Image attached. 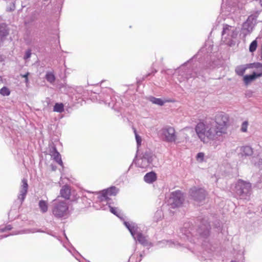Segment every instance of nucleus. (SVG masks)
Here are the masks:
<instances>
[{
  "label": "nucleus",
  "instance_id": "24",
  "mask_svg": "<svg viewBox=\"0 0 262 262\" xmlns=\"http://www.w3.org/2000/svg\"><path fill=\"white\" fill-rule=\"evenodd\" d=\"M54 159L56 161L57 163H58L61 166L62 165V161L59 152H56L54 156Z\"/></svg>",
  "mask_w": 262,
  "mask_h": 262
},
{
  "label": "nucleus",
  "instance_id": "10",
  "mask_svg": "<svg viewBox=\"0 0 262 262\" xmlns=\"http://www.w3.org/2000/svg\"><path fill=\"white\" fill-rule=\"evenodd\" d=\"M144 180L148 183H152L157 180L156 173L152 171L148 172L144 176Z\"/></svg>",
  "mask_w": 262,
  "mask_h": 262
},
{
  "label": "nucleus",
  "instance_id": "1",
  "mask_svg": "<svg viewBox=\"0 0 262 262\" xmlns=\"http://www.w3.org/2000/svg\"><path fill=\"white\" fill-rule=\"evenodd\" d=\"M194 129L198 138L204 144L220 137L212 121H200L195 126Z\"/></svg>",
  "mask_w": 262,
  "mask_h": 262
},
{
  "label": "nucleus",
  "instance_id": "14",
  "mask_svg": "<svg viewBox=\"0 0 262 262\" xmlns=\"http://www.w3.org/2000/svg\"><path fill=\"white\" fill-rule=\"evenodd\" d=\"M137 238L138 241L143 245H147L148 244V240L147 237L144 236L141 233H138L137 235Z\"/></svg>",
  "mask_w": 262,
  "mask_h": 262
},
{
  "label": "nucleus",
  "instance_id": "3",
  "mask_svg": "<svg viewBox=\"0 0 262 262\" xmlns=\"http://www.w3.org/2000/svg\"><path fill=\"white\" fill-rule=\"evenodd\" d=\"M162 136L164 141L169 143H175L177 140V132L175 128L171 126H167L161 130Z\"/></svg>",
  "mask_w": 262,
  "mask_h": 262
},
{
  "label": "nucleus",
  "instance_id": "16",
  "mask_svg": "<svg viewBox=\"0 0 262 262\" xmlns=\"http://www.w3.org/2000/svg\"><path fill=\"white\" fill-rule=\"evenodd\" d=\"M22 183H23V185L21 186L20 192L21 193V195L24 197L25 195H26V194L27 192V191H28V185L27 183V180L26 179H23Z\"/></svg>",
  "mask_w": 262,
  "mask_h": 262
},
{
  "label": "nucleus",
  "instance_id": "32",
  "mask_svg": "<svg viewBox=\"0 0 262 262\" xmlns=\"http://www.w3.org/2000/svg\"><path fill=\"white\" fill-rule=\"evenodd\" d=\"M125 225H126V227H127L128 228H129V226L127 225V223H125Z\"/></svg>",
  "mask_w": 262,
  "mask_h": 262
},
{
  "label": "nucleus",
  "instance_id": "2",
  "mask_svg": "<svg viewBox=\"0 0 262 262\" xmlns=\"http://www.w3.org/2000/svg\"><path fill=\"white\" fill-rule=\"evenodd\" d=\"M213 124L214 129L220 137L226 134L229 126L228 115L223 112L217 114L214 117Z\"/></svg>",
  "mask_w": 262,
  "mask_h": 262
},
{
  "label": "nucleus",
  "instance_id": "7",
  "mask_svg": "<svg viewBox=\"0 0 262 262\" xmlns=\"http://www.w3.org/2000/svg\"><path fill=\"white\" fill-rule=\"evenodd\" d=\"M119 189L115 186L111 187L101 191V195L105 199H108L110 196H115L118 192Z\"/></svg>",
  "mask_w": 262,
  "mask_h": 262
},
{
  "label": "nucleus",
  "instance_id": "12",
  "mask_svg": "<svg viewBox=\"0 0 262 262\" xmlns=\"http://www.w3.org/2000/svg\"><path fill=\"white\" fill-rule=\"evenodd\" d=\"M9 34V29L6 24L3 23L0 25V36L2 37L7 36Z\"/></svg>",
  "mask_w": 262,
  "mask_h": 262
},
{
  "label": "nucleus",
  "instance_id": "4",
  "mask_svg": "<svg viewBox=\"0 0 262 262\" xmlns=\"http://www.w3.org/2000/svg\"><path fill=\"white\" fill-rule=\"evenodd\" d=\"M68 206L65 202H60L54 207L53 213L57 217H61L68 214Z\"/></svg>",
  "mask_w": 262,
  "mask_h": 262
},
{
  "label": "nucleus",
  "instance_id": "6",
  "mask_svg": "<svg viewBox=\"0 0 262 262\" xmlns=\"http://www.w3.org/2000/svg\"><path fill=\"white\" fill-rule=\"evenodd\" d=\"M170 202L172 207H178L180 206L183 201V194L180 190L173 192L170 198Z\"/></svg>",
  "mask_w": 262,
  "mask_h": 262
},
{
  "label": "nucleus",
  "instance_id": "23",
  "mask_svg": "<svg viewBox=\"0 0 262 262\" xmlns=\"http://www.w3.org/2000/svg\"><path fill=\"white\" fill-rule=\"evenodd\" d=\"M10 94V91L6 86H4L0 90V94L4 96H9Z\"/></svg>",
  "mask_w": 262,
  "mask_h": 262
},
{
  "label": "nucleus",
  "instance_id": "20",
  "mask_svg": "<svg viewBox=\"0 0 262 262\" xmlns=\"http://www.w3.org/2000/svg\"><path fill=\"white\" fill-rule=\"evenodd\" d=\"M54 112H58V113H62L64 111V105L63 103H55L54 108Z\"/></svg>",
  "mask_w": 262,
  "mask_h": 262
},
{
  "label": "nucleus",
  "instance_id": "25",
  "mask_svg": "<svg viewBox=\"0 0 262 262\" xmlns=\"http://www.w3.org/2000/svg\"><path fill=\"white\" fill-rule=\"evenodd\" d=\"M248 126V122L247 121H245L243 122L241 130L242 132L246 133L247 132V128Z\"/></svg>",
  "mask_w": 262,
  "mask_h": 262
},
{
  "label": "nucleus",
  "instance_id": "34",
  "mask_svg": "<svg viewBox=\"0 0 262 262\" xmlns=\"http://www.w3.org/2000/svg\"><path fill=\"white\" fill-rule=\"evenodd\" d=\"M2 77L0 76V82L2 81Z\"/></svg>",
  "mask_w": 262,
  "mask_h": 262
},
{
  "label": "nucleus",
  "instance_id": "18",
  "mask_svg": "<svg viewBox=\"0 0 262 262\" xmlns=\"http://www.w3.org/2000/svg\"><path fill=\"white\" fill-rule=\"evenodd\" d=\"M39 207L42 213L46 212L48 211V203L46 201L41 200L39 202Z\"/></svg>",
  "mask_w": 262,
  "mask_h": 262
},
{
  "label": "nucleus",
  "instance_id": "27",
  "mask_svg": "<svg viewBox=\"0 0 262 262\" xmlns=\"http://www.w3.org/2000/svg\"><path fill=\"white\" fill-rule=\"evenodd\" d=\"M12 227L11 225H7L4 228L1 229L0 231L1 232H4L7 230H10L11 229H12Z\"/></svg>",
  "mask_w": 262,
  "mask_h": 262
},
{
  "label": "nucleus",
  "instance_id": "22",
  "mask_svg": "<svg viewBox=\"0 0 262 262\" xmlns=\"http://www.w3.org/2000/svg\"><path fill=\"white\" fill-rule=\"evenodd\" d=\"M257 47V41L256 40H253L250 45L249 51L250 52H254L256 51Z\"/></svg>",
  "mask_w": 262,
  "mask_h": 262
},
{
  "label": "nucleus",
  "instance_id": "9",
  "mask_svg": "<svg viewBox=\"0 0 262 262\" xmlns=\"http://www.w3.org/2000/svg\"><path fill=\"white\" fill-rule=\"evenodd\" d=\"M60 194L61 197L69 200L71 196V188L68 185H64L62 187L60 191Z\"/></svg>",
  "mask_w": 262,
  "mask_h": 262
},
{
  "label": "nucleus",
  "instance_id": "11",
  "mask_svg": "<svg viewBox=\"0 0 262 262\" xmlns=\"http://www.w3.org/2000/svg\"><path fill=\"white\" fill-rule=\"evenodd\" d=\"M249 69L248 64L245 65H239L237 66L235 69L236 75L242 76L245 74L247 69Z\"/></svg>",
  "mask_w": 262,
  "mask_h": 262
},
{
  "label": "nucleus",
  "instance_id": "30",
  "mask_svg": "<svg viewBox=\"0 0 262 262\" xmlns=\"http://www.w3.org/2000/svg\"><path fill=\"white\" fill-rule=\"evenodd\" d=\"M134 133L135 134L137 142L138 144H140L141 142V138L139 135H137L136 129L134 130Z\"/></svg>",
  "mask_w": 262,
  "mask_h": 262
},
{
  "label": "nucleus",
  "instance_id": "28",
  "mask_svg": "<svg viewBox=\"0 0 262 262\" xmlns=\"http://www.w3.org/2000/svg\"><path fill=\"white\" fill-rule=\"evenodd\" d=\"M111 212L115 215L118 216V211L117 208L110 206Z\"/></svg>",
  "mask_w": 262,
  "mask_h": 262
},
{
  "label": "nucleus",
  "instance_id": "15",
  "mask_svg": "<svg viewBox=\"0 0 262 262\" xmlns=\"http://www.w3.org/2000/svg\"><path fill=\"white\" fill-rule=\"evenodd\" d=\"M242 154L246 156H251L253 154V149L249 146H245L242 148Z\"/></svg>",
  "mask_w": 262,
  "mask_h": 262
},
{
  "label": "nucleus",
  "instance_id": "5",
  "mask_svg": "<svg viewBox=\"0 0 262 262\" xmlns=\"http://www.w3.org/2000/svg\"><path fill=\"white\" fill-rule=\"evenodd\" d=\"M237 193L240 195H248L251 191V184L243 180H239L236 185Z\"/></svg>",
  "mask_w": 262,
  "mask_h": 262
},
{
  "label": "nucleus",
  "instance_id": "26",
  "mask_svg": "<svg viewBox=\"0 0 262 262\" xmlns=\"http://www.w3.org/2000/svg\"><path fill=\"white\" fill-rule=\"evenodd\" d=\"M204 154L203 152H199L197 154L196 158L197 159H201V161L202 162L204 160Z\"/></svg>",
  "mask_w": 262,
  "mask_h": 262
},
{
  "label": "nucleus",
  "instance_id": "31",
  "mask_svg": "<svg viewBox=\"0 0 262 262\" xmlns=\"http://www.w3.org/2000/svg\"><path fill=\"white\" fill-rule=\"evenodd\" d=\"M31 52L30 50H28L26 51L25 55L24 56V59H27L31 57Z\"/></svg>",
  "mask_w": 262,
  "mask_h": 262
},
{
  "label": "nucleus",
  "instance_id": "21",
  "mask_svg": "<svg viewBox=\"0 0 262 262\" xmlns=\"http://www.w3.org/2000/svg\"><path fill=\"white\" fill-rule=\"evenodd\" d=\"M196 194H194V196L195 197V199L197 201H200L202 200H204L205 197V191L203 189H200L199 190L198 193H200V196H198V193H196Z\"/></svg>",
  "mask_w": 262,
  "mask_h": 262
},
{
  "label": "nucleus",
  "instance_id": "29",
  "mask_svg": "<svg viewBox=\"0 0 262 262\" xmlns=\"http://www.w3.org/2000/svg\"><path fill=\"white\" fill-rule=\"evenodd\" d=\"M30 75V73L29 72L26 73L24 75H21V76L23 78H25V82L26 84H28L29 83V79H28V76Z\"/></svg>",
  "mask_w": 262,
  "mask_h": 262
},
{
  "label": "nucleus",
  "instance_id": "13",
  "mask_svg": "<svg viewBox=\"0 0 262 262\" xmlns=\"http://www.w3.org/2000/svg\"><path fill=\"white\" fill-rule=\"evenodd\" d=\"M150 101L154 104H158L160 106H162L164 105L165 102H174L173 100H166L165 101H163L161 98H157L155 97H152L150 99Z\"/></svg>",
  "mask_w": 262,
  "mask_h": 262
},
{
  "label": "nucleus",
  "instance_id": "19",
  "mask_svg": "<svg viewBox=\"0 0 262 262\" xmlns=\"http://www.w3.org/2000/svg\"><path fill=\"white\" fill-rule=\"evenodd\" d=\"M47 80L50 83H53L55 81V76L53 72H48L45 76Z\"/></svg>",
  "mask_w": 262,
  "mask_h": 262
},
{
  "label": "nucleus",
  "instance_id": "17",
  "mask_svg": "<svg viewBox=\"0 0 262 262\" xmlns=\"http://www.w3.org/2000/svg\"><path fill=\"white\" fill-rule=\"evenodd\" d=\"M249 69H256L257 70V72L262 73V63L259 62H254L248 64Z\"/></svg>",
  "mask_w": 262,
  "mask_h": 262
},
{
  "label": "nucleus",
  "instance_id": "33",
  "mask_svg": "<svg viewBox=\"0 0 262 262\" xmlns=\"http://www.w3.org/2000/svg\"><path fill=\"white\" fill-rule=\"evenodd\" d=\"M260 3L261 6H262V0L260 1Z\"/></svg>",
  "mask_w": 262,
  "mask_h": 262
},
{
  "label": "nucleus",
  "instance_id": "8",
  "mask_svg": "<svg viewBox=\"0 0 262 262\" xmlns=\"http://www.w3.org/2000/svg\"><path fill=\"white\" fill-rule=\"evenodd\" d=\"M262 76L261 72H253L251 75H246L243 77V81L246 85H248L256 78Z\"/></svg>",
  "mask_w": 262,
  "mask_h": 262
}]
</instances>
